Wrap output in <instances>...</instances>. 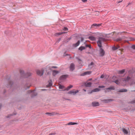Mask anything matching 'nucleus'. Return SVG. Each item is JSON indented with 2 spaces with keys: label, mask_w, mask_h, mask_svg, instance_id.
<instances>
[{
  "label": "nucleus",
  "mask_w": 135,
  "mask_h": 135,
  "mask_svg": "<svg viewBox=\"0 0 135 135\" xmlns=\"http://www.w3.org/2000/svg\"><path fill=\"white\" fill-rule=\"evenodd\" d=\"M93 64V62H91L90 64V65H92Z\"/></svg>",
  "instance_id": "obj_47"
},
{
  "label": "nucleus",
  "mask_w": 135,
  "mask_h": 135,
  "mask_svg": "<svg viewBox=\"0 0 135 135\" xmlns=\"http://www.w3.org/2000/svg\"><path fill=\"white\" fill-rule=\"evenodd\" d=\"M92 80V79H89L88 80H89V81H90V80Z\"/></svg>",
  "instance_id": "obj_48"
},
{
  "label": "nucleus",
  "mask_w": 135,
  "mask_h": 135,
  "mask_svg": "<svg viewBox=\"0 0 135 135\" xmlns=\"http://www.w3.org/2000/svg\"><path fill=\"white\" fill-rule=\"evenodd\" d=\"M122 131L124 134H130V132L129 129H126L125 128H122Z\"/></svg>",
  "instance_id": "obj_5"
},
{
  "label": "nucleus",
  "mask_w": 135,
  "mask_h": 135,
  "mask_svg": "<svg viewBox=\"0 0 135 135\" xmlns=\"http://www.w3.org/2000/svg\"><path fill=\"white\" fill-rule=\"evenodd\" d=\"M96 12L97 13V15H99V12L98 11H96Z\"/></svg>",
  "instance_id": "obj_43"
},
{
  "label": "nucleus",
  "mask_w": 135,
  "mask_h": 135,
  "mask_svg": "<svg viewBox=\"0 0 135 135\" xmlns=\"http://www.w3.org/2000/svg\"><path fill=\"white\" fill-rule=\"evenodd\" d=\"M114 88L113 86H112L110 87H109L108 88H106L105 89V91L106 92H108L109 91L108 90H114Z\"/></svg>",
  "instance_id": "obj_9"
},
{
  "label": "nucleus",
  "mask_w": 135,
  "mask_h": 135,
  "mask_svg": "<svg viewBox=\"0 0 135 135\" xmlns=\"http://www.w3.org/2000/svg\"><path fill=\"white\" fill-rule=\"evenodd\" d=\"M85 48L83 46H81L79 48V50H80L81 51H82V50H84L85 49Z\"/></svg>",
  "instance_id": "obj_25"
},
{
  "label": "nucleus",
  "mask_w": 135,
  "mask_h": 135,
  "mask_svg": "<svg viewBox=\"0 0 135 135\" xmlns=\"http://www.w3.org/2000/svg\"><path fill=\"white\" fill-rule=\"evenodd\" d=\"M122 1H118V2H117V3H120V2H122Z\"/></svg>",
  "instance_id": "obj_45"
},
{
  "label": "nucleus",
  "mask_w": 135,
  "mask_h": 135,
  "mask_svg": "<svg viewBox=\"0 0 135 135\" xmlns=\"http://www.w3.org/2000/svg\"><path fill=\"white\" fill-rule=\"evenodd\" d=\"M131 79V78L128 76L127 78H123L120 80V82L118 80H116L114 81L117 84H119L120 83H123L125 85L126 83L128 82L129 80Z\"/></svg>",
  "instance_id": "obj_1"
},
{
  "label": "nucleus",
  "mask_w": 135,
  "mask_h": 135,
  "mask_svg": "<svg viewBox=\"0 0 135 135\" xmlns=\"http://www.w3.org/2000/svg\"><path fill=\"white\" fill-rule=\"evenodd\" d=\"M1 105L0 104V109H1Z\"/></svg>",
  "instance_id": "obj_49"
},
{
  "label": "nucleus",
  "mask_w": 135,
  "mask_h": 135,
  "mask_svg": "<svg viewBox=\"0 0 135 135\" xmlns=\"http://www.w3.org/2000/svg\"><path fill=\"white\" fill-rule=\"evenodd\" d=\"M59 89H63L64 88V86L61 84H59Z\"/></svg>",
  "instance_id": "obj_22"
},
{
  "label": "nucleus",
  "mask_w": 135,
  "mask_h": 135,
  "mask_svg": "<svg viewBox=\"0 0 135 135\" xmlns=\"http://www.w3.org/2000/svg\"><path fill=\"white\" fill-rule=\"evenodd\" d=\"M112 101V100L111 99H105L104 100V101L106 103H108L109 102Z\"/></svg>",
  "instance_id": "obj_21"
},
{
  "label": "nucleus",
  "mask_w": 135,
  "mask_h": 135,
  "mask_svg": "<svg viewBox=\"0 0 135 135\" xmlns=\"http://www.w3.org/2000/svg\"><path fill=\"white\" fill-rule=\"evenodd\" d=\"M100 90L99 89V88H96L95 89H93L92 91L93 92H97V91H99Z\"/></svg>",
  "instance_id": "obj_26"
},
{
  "label": "nucleus",
  "mask_w": 135,
  "mask_h": 135,
  "mask_svg": "<svg viewBox=\"0 0 135 135\" xmlns=\"http://www.w3.org/2000/svg\"><path fill=\"white\" fill-rule=\"evenodd\" d=\"M82 1L84 2H86L87 1V0H82Z\"/></svg>",
  "instance_id": "obj_37"
},
{
  "label": "nucleus",
  "mask_w": 135,
  "mask_h": 135,
  "mask_svg": "<svg viewBox=\"0 0 135 135\" xmlns=\"http://www.w3.org/2000/svg\"><path fill=\"white\" fill-rule=\"evenodd\" d=\"M125 72V70L123 69L121 70L118 71V72L119 74H122L123 73Z\"/></svg>",
  "instance_id": "obj_27"
},
{
  "label": "nucleus",
  "mask_w": 135,
  "mask_h": 135,
  "mask_svg": "<svg viewBox=\"0 0 135 135\" xmlns=\"http://www.w3.org/2000/svg\"><path fill=\"white\" fill-rule=\"evenodd\" d=\"M29 87H29H29H28V88H29Z\"/></svg>",
  "instance_id": "obj_53"
},
{
  "label": "nucleus",
  "mask_w": 135,
  "mask_h": 135,
  "mask_svg": "<svg viewBox=\"0 0 135 135\" xmlns=\"http://www.w3.org/2000/svg\"><path fill=\"white\" fill-rule=\"evenodd\" d=\"M46 114L50 116L54 115L59 114L58 113L56 112H52V113H46Z\"/></svg>",
  "instance_id": "obj_7"
},
{
  "label": "nucleus",
  "mask_w": 135,
  "mask_h": 135,
  "mask_svg": "<svg viewBox=\"0 0 135 135\" xmlns=\"http://www.w3.org/2000/svg\"><path fill=\"white\" fill-rule=\"evenodd\" d=\"M131 47L133 49H135V45H132L131 46Z\"/></svg>",
  "instance_id": "obj_35"
},
{
  "label": "nucleus",
  "mask_w": 135,
  "mask_h": 135,
  "mask_svg": "<svg viewBox=\"0 0 135 135\" xmlns=\"http://www.w3.org/2000/svg\"><path fill=\"white\" fill-rule=\"evenodd\" d=\"M91 71L85 72L81 74L82 76H84L86 75H89L91 74Z\"/></svg>",
  "instance_id": "obj_12"
},
{
  "label": "nucleus",
  "mask_w": 135,
  "mask_h": 135,
  "mask_svg": "<svg viewBox=\"0 0 135 135\" xmlns=\"http://www.w3.org/2000/svg\"><path fill=\"white\" fill-rule=\"evenodd\" d=\"M65 33V32H62L57 33H56L55 34V36H57V35H61V34H63V33Z\"/></svg>",
  "instance_id": "obj_24"
},
{
  "label": "nucleus",
  "mask_w": 135,
  "mask_h": 135,
  "mask_svg": "<svg viewBox=\"0 0 135 135\" xmlns=\"http://www.w3.org/2000/svg\"><path fill=\"white\" fill-rule=\"evenodd\" d=\"M55 133H50V134H49V135H54L55 134Z\"/></svg>",
  "instance_id": "obj_44"
},
{
  "label": "nucleus",
  "mask_w": 135,
  "mask_h": 135,
  "mask_svg": "<svg viewBox=\"0 0 135 135\" xmlns=\"http://www.w3.org/2000/svg\"><path fill=\"white\" fill-rule=\"evenodd\" d=\"M70 70L71 71H73L75 69V65L71 63L70 65Z\"/></svg>",
  "instance_id": "obj_11"
},
{
  "label": "nucleus",
  "mask_w": 135,
  "mask_h": 135,
  "mask_svg": "<svg viewBox=\"0 0 135 135\" xmlns=\"http://www.w3.org/2000/svg\"><path fill=\"white\" fill-rule=\"evenodd\" d=\"M20 73L22 75L24 73V71L22 70H20Z\"/></svg>",
  "instance_id": "obj_30"
},
{
  "label": "nucleus",
  "mask_w": 135,
  "mask_h": 135,
  "mask_svg": "<svg viewBox=\"0 0 135 135\" xmlns=\"http://www.w3.org/2000/svg\"><path fill=\"white\" fill-rule=\"evenodd\" d=\"M85 91H86V90L84 89H83V90Z\"/></svg>",
  "instance_id": "obj_50"
},
{
  "label": "nucleus",
  "mask_w": 135,
  "mask_h": 135,
  "mask_svg": "<svg viewBox=\"0 0 135 135\" xmlns=\"http://www.w3.org/2000/svg\"><path fill=\"white\" fill-rule=\"evenodd\" d=\"M73 87V86L72 85H70L69 86H68L66 88L64 89V90H68Z\"/></svg>",
  "instance_id": "obj_18"
},
{
  "label": "nucleus",
  "mask_w": 135,
  "mask_h": 135,
  "mask_svg": "<svg viewBox=\"0 0 135 135\" xmlns=\"http://www.w3.org/2000/svg\"><path fill=\"white\" fill-rule=\"evenodd\" d=\"M122 40V38H118L117 39L116 41H120Z\"/></svg>",
  "instance_id": "obj_31"
},
{
  "label": "nucleus",
  "mask_w": 135,
  "mask_h": 135,
  "mask_svg": "<svg viewBox=\"0 0 135 135\" xmlns=\"http://www.w3.org/2000/svg\"><path fill=\"white\" fill-rule=\"evenodd\" d=\"M27 92L28 93H32V95L31 96V97H32L36 96L37 94V93L35 92L34 91H32L30 90L28 91Z\"/></svg>",
  "instance_id": "obj_4"
},
{
  "label": "nucleus",
  "mask_w": 135,
  "mask_h": 135,
  "mask_svg": "<svg viewBox=\"0 0 135 135\" xmlns=\"http://www.w3.org/2000/svg\"><path fill=\"white\" fill-rule=\"evenodd\" d=\"M63 30L65 31L67 30H68V28L67 27H65L64 28Z\"/></svg>",
  "instance_id": "obj_36"
},
{
  "label": "nucleus",
  "mask_w": 135,
  "mask_h": 135,
  "mask_svg": "<svg viewBox=\"0 0 135 135\" xmlns=\"http://www.w3.org/2000/svg\"><path fill=\"white\" fill-rule=\"evenodd\" d=\"M83 38H81V41H83Z\"/></svg>",
  "instance_id": "obj_51"
},
{
  "label": "nucleus",
  "mask_w": 135,
  "mask_h": 135,
  "mask_svg": "<svg viewBox=\"0 0 135 135\" xmlns=\"http://www.w3.org/2000/svg\"><path fill=\"white\" fill-rule=\"evenodd\" d=\"M86 46L87 47H89L90 48V45H86Z\"/></svg>",
  "instance_id": "obj_38"
},
{
  "label": "nucleus",
  "mask_w": 135,
  "mask_h": 135,
  "mask_svg": "<svg viewBox=\"0 0 135 135\" xmlns=\"http://www.w3.org/2000/svg\"><path fill=\"white\" fill-rule=\"evenodd\" d=\"M92 105L93 107H97L99 105V103L98 102H92Z\"/></svg>",
  "instance_id": "obj_10"
},
{
  "label": "nucleus",
  "mask_w": 135,
  "mask_h": 135,
  "mask_svg": "<svg viewBox=\"0 0 135 135\" xmlns=\"http://www.w3.org/2000/svg\"><path fill=\"white\" fill-rule=\"evenodd\" d=\"M127 91V90L125 89H122L120 90L119 91V92H126Z\"/></svg>",
  "instance_id": "obj_20"
},
{
  "label": "nucleus",
  "mask_w": 135,
  "mask_h": 135,
  "mask_svg": "<svg viewBox=\"0 0 135 135\" xmlns=\"http://www.w3.org/2000/svg\"><path fill=\"white\" fill-rule=\"evenodd\" d=\"M52 85V84L51 82H49V84L47 85V87H50Z\"/></svg>",
  "instance_id": "obj_32"
},
{
  "label": "nucleus",
  "mask_w": 135,
  "mask_h": 135,
  "mask_svg": "<svg viewBox=\"0 0 135 135\" xmlns=\"http://www.w3.org/2000/svg\"><path fill=\"white\" fill-rule=\"evenodd\" d=\"M37 73L38 75L41 76L43 75L44 73V71L42 70H37Z\"/></svg>",
  "instance_id": "obj_6"
},
{
  "label": "nucleus",
  "mask_w": 135,
  "mask_h": 135,
  "mask_svg": "<svg viewBox=\"0 0 135 135\" xmlns=\"http://www.w3.org/2000/svg\"><path fill=\"white\" fill-rule=\"evenodd\" d=\"M31 74L29 72H28L25 74V77L27 78L29 76H30L31 75Z\"/></svg>",
  "instance_id": "obj_16"
},
{
  "label": "nucleus",
  "mask_w": 135,
  "mask_h": 135,
  "mask_svg": "<svg viewBox=\"0 0 135 135\" xmlns=\"http://www.w3.org/2000/svg\"><path fill=\"white\" fill-rule=\"evenodd\" d=\"M104 77V75H102L101 76L100 78H103Z\"/></svg>",
  "instance_id": "obj_39"
},
{
  "label": "nucleus",
  "mask_w": 135,
  "mask_h": 135,
  "mask_svg": "<svg viewBox=\"0 0 135 135\" xmlns=\"http://www.w3.org/2000/svg\"><path fill=\"white\" fill-rule=\"evenodd\" d=\"M133 103H135V100L134 101Z\"/></svg>",
  "instance_id": "obj_52"
},
{
  "label": "nucleus",
  "mask_w": 135,
  "mask_h": 135,
  "mask_svg": "<svg viewBox=\"0 0 135 135\" xmlns=\"http://www.w3.org/2000/svg\"><path fill=\"white\" fill-rule=\"evenodd\" d=\"M135 84V81L134 80L133 81L132 83V84Z\"/></svg>",
  "instance_id": "obj_42"
},
{
  "label": "nucleus",
  "mask_w": 135,
  "mask_h": 135,
  "mask_svg": "<svg viewBox=\"0 0 135 135\" xmlns=\"http://www.w3.org/2000/svg\"><path fill=\"white\" fill-rule=\"evenodd\" d=\"M59 73V71L56 70H53L52 71V75L55 76L57 74H58Z\"/></svg>",
  "instance_id": "obj_14"
},
{
  "label": "nucleus",
  "mask_w": 135,
  "mask_h": 135,
  "mask_svg": "<svg viewBox=\"0 0 135 135\" xmlns=\"http://www.w3.org/2000/svg\"><path fill=\"white\" fill-rule=\"evenodd\" d=\"M101 24H93L92 25H91V28H93L94 27V26H96V27H99L101 25Z\"/></svg>",
  "instance_id": "obj_13"
},
{
  "label": "nucleus",
  "mask_w": 135,
  "mask_h": 135,
  "mask_svg": "<svg viewBox=\"0 0 135 135\" xmlns=\"http://www.w3.org/2000/svg\"><path fill=\"white\" fill-rule=\"evenodd\" d=\"M105 41V39L104 38L99 37V38L97 42V43L98 46L101 48L102 47V43L103 42H104Z\"/></svg>",
  "instance_id": "obj_2"
},
{
  "label": "nucleus",
  "mask_w": 135,
  "mask_h": 135,
  "mask_svg": "<svg viewBox=\"0 0 135 135\" xmlns=\"http://www.w3.org/2000/svg\"><path fill=\"white\" fill-rule=\"evenodd\" d=\"M77 124V123L73 122H70L69 123L67 124L68 125H75Z\"/></svg>",
  "instance_id": "obj_23"
},
{
  "label": "nucleus",
  "mask_w": 135,
  "mask_h": 135,
  "mask_svg": "<svg viewBox=\"0 0 135 135\" xmlns=\"http://www.w3.org/2000/svg\"><path fill=\"white\" fill-rule=\"evenodd\" d=\"M57 68V67L56 66H53L52 67V68Z\"/></svg>",
  "instance_id": "obj_46"
},
{
  "label": "nucleus",
  "mask_w": 135,
  "mask_h": 135,
  "mask_svg": "<svg viewBox=\"0 0 135 135\" xmlns=\"http://www.w3.org/2000/svg\"><path fill=\"white\" fill-rule=\"evenodd\" d=\"M12 81H10L9 82V85H11V84H12Z\"/></svg>",
  "instance_id": "obj_41"
},
{
  "label": "nucleus",
  "mask_w": 135,
  "mask_h": 135,
  "mask_svg": "<svg viewBox=\"0 0 135 135\" xmlns=\"http://www.w3.org/2000/svg\"><path fill=\"white\" fill-rule=\"evenodd\" d=\"M119 48V46L118 45L117 46H114L112 47V49L113 50H115Z\"/></svg>",
  "instance_id": "obj_19"
},
{
  "label": "nucleus",
  "mask_w": 135,
  "mask_h": 135,
  "mask_svg": "<svg viewBox=\"0 0 135 135\" xmlns=\"http://www.w3.org/2000/svg\"><path fill=\"white\" fill-rule=\"evenodd\" d=\"M105 52L102 48H100L99 50V54L100 56H103Z\"/></svg>",
  "instance_id": "obj_8"
},
{
  "label": "nucleus",
  "mask_w": 135,
  "mask_h": 135,
  "mask_svg": "<svg viewBox=\"0 0 135 135\" xmlns=\"http://www.w3.org/2000/svg\"><path fill=\"white\" fill-rule=\"evenodd\" d=\"M77 59L78 60V61L80 64L82 63V61L80 59L78 58H77Z\"/></svg>",
  "instance_id": "obj_29"
},
{
  "label": "nucleus",
  "mask_w": 135,
  "mask_h": 135,
  "mask_svg": "<svg viewBox=\"0 0 135 135\" xmlns=\"http://www.w3.org/2000/svg\"><path fill=\"white\" fill-rule=\"evenodd\" d=\"M66 77L65 75H63L61 77V79L65 78Z\"/></svg>",
  "instance_id": "obj_33"
},
{
  "label": "nucleus",
  "mask_w": 135,
  "mask_h": 135,
  "mask_svg": "<svg viewBox=\"0 0 135 135\" xmlns=\"http://www.w3.org/2000/svg\"><path fill=\"white\" fill-rule=\"evenodd\" d=\"M80 43V41H78L76 43L74 44V46L75 47L79 45Z\"/></svg>",
  "instance_id": "obj_28"
},
{
  "label": "nucleus",
  "mask_w": 135,
  "mask_h": 135,
  "mask_svg": "<svg viewBox=\"0 0 135 135\" xmlns=\"http://www.w3.org/2000/svg\"><path fill=\"white\" fill-rule=\"evenodd\" d=\"M98 87L99 88H105V86H103V85H100V86H98Z\"/></svg>",
  "instance_id": "obj_34"
},
{
  "label": "nucleus",
  "mask_w": 135,
  "mask_h": 135,
  "mask_svg": "<svg viewBox=\"0 0 135 135\" xmlns=\"http://www.w3.org/2000/svg\"><path fill=\"white\" fill-rule=\"evenodd\" d=\"M89 39L91 40L94 41L95 40L96 38L93 36H90L89 37Z\"/></svg>",
  "instance_id": "obj_17"
},
{
  "label": "nucleus",
  "mask_w": 135,
  "mask_h": 135,
  "mask_svg": "<svg viewBox=\"0 0 135 135\" xmlns=\"http://www.w3.org/2000/svg\"><path fill=\"white\" fill-rule=\"evenodd\" d=\"M92 84L90 82L86 83H85V85L87 87H90L91 86Z\"/></svg>",
  "instance_id": "obj_15"
},
{
  "label": "nucleus",
  "mask_w": 135,
  "mask_h": 135,
  "mask_svg": "<svg viewBox=\"0 0 135 135\" xmlns=\"http://www.w3.org/2000/svg\"><path fill=\"white\" fill-rule=\"evenodd\" d=\"M11 115H8V116H7L6 117L7 118H9L10 117V116H11Z\"/></svg>",
  "instance_id": "obj_40"
},
{
  "label": "nucleus",
  "mask_w": 135,
  "mask_h": 135,
  "mask_svg": "<svg viewBox=\"0 0 135 135\" xmlns=\"http://www.w3.org/2000/svg\"><path fill=\"white\" fill-rule=\"evenodd\" d=\"M79 91L78 90H76L75 91L74 89L73 90H72L69 91L68 93V94H71L73 95H75L77 93L79 92Z\"/></svg>",
  "instance_id": "obj_3"
}]
</instances>
